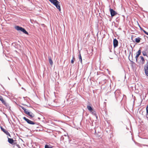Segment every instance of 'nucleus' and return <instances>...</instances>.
Wrapping results in <instances>:
<instances>
[{
    "instance_id": "1",
    "label": "nucleus",
    "mask_w": 148,
    "mask_h": 148,
    "mask_svg": "<svg viewBox=\"0 0 148 148\" xmlns=\"http://www.w3.org/2000/svg\"><path fill=\"white\" fill-rule=\"evenodd\" d=\"M112 96L115 97L117 101L122 99L123 96V95L121 93L120 91L119 90H117L114 92H112Z\"/></svg>"
},
{
    "instance_id": "2",
    "label": "nucleus",
    "mask_w": 148,
    "mask_h": 148,
    "mask_svg": "<svg viewBox=\"0 0 148 148\" xmlns=\"http://www.w3.org/2000/svg\"><path fill=\"white\" fill-rule=\"evenodd\" d=\"M54 5L59 11H61L60 2L57 0H49Z\"/></svg>"
},
{
    "instance_id": "3",
    "label": "nucleus",
    "mask_w": 148,
    "mask_h": 148,
    "mask_svg": "<svg viewBox=\"0 0 148 148\" xmlns=\"http://www.w3.org/2000/svg\"><path fill=\"white\" fill-rule=\"evenodd\" d=\"M15 28L18 31H21L24 33L28 35V32L23 28L19 26H16L15 27Z\"/></svg>"
},
{
    "instance_id": "4",
    "label": "nucleus",
    "mask_w": 148,
    "mask_h": 148,
    "mask_svg": "<svg viewBox=\"0 0 148 148\" xmlns=\"http://www.w3.org/2000/svg\"><path fill=\"white\" fill-rule=\"evenodd\" d=\"M23 119L26 121L27 123L31 125H36V122H34L31 120L29 119H28L27 118L25 117H24L23 118Z\"/></svg>"
},
{
    "instance_id": "5",
    "label": "nucleus",
    "mask_w": 148,
    "mask_h": 148,
    "mask_svg": "<svg viewBox=\"0 0 148 148\" xmlns=\"http://www.w3.org/2000/svg\"><path fill=\"white\" fill-rule=\"evenodd\" d=\"M110 11L112 17H113L117 14V13L112 9L110 8Z\"/></svg>"
},
{
    "instance_id": "6",
    "label": "nucleus",
    "mask_w": 148,
    "mask_h": 148,
    "mask_svg": "<svg viewBox=\"0 0 148 148\" xmlns=\"http://www.w3.org/2000/svg\"><path fill=\"white\" fill-rule=\"evenodd\" d=\"M25 113L28 116L30 117V119H31V118H33L35 116L34 114H33L32 112H30L28 111L27 110L26 112Z\"/></svg>"
},
{
    "instance_id": "7",
    "label": "nucleus",
    "mask_w": 148,
    "mask_h": 148,
    "mask_svg": "<svg viewBox=\"0 0 148 148\" xmlns=\"http://www.w3.org/2000/svg\"><path fill=\"white\" fill-rule=\"evenodd\" d=\"M1 130L5 134L7 135H8L10 137H11L10 135L7 131L5 130L4 129L1 127Z\"/></svg>"
},
{
    "instance_id": "8",
    "label": "nucleus",
    "mask_w": 148,
    "mask_h": 148,
    "mask_svg": "<svg viewBox=\"0 0 148 148\" xmlns=\"http://www.w3.org/2000/svg\"><path fill=\"white\" fill-rule=\"evenodd\" d=\"M118 41L116 39H115L113 40V45L114 48L118 46Z\"/></svg>"
},
{
    "instance_id": "9",
    "label": "nucleus",
    "mask_w": 148,
    "mask_h": 148,
    "mask_svg": "<svg viewBox=\"0 0 148 148\" xmlns=\"http://www.w3.org/2000/svg\"><path fill=\"white\" fill-rule=\"evenodd\" d=\"M141 50L140 49L138 50V51L136 53V55L135 56V58L136 62L137 61L138 58L141 54Z\"/></svg>"
},
{
    "instance_id": "10",
    "label": "nucleus",
    "mask_w": 148,
    "mask_h": 148,
    "mask_svg": "<svg viewBox=\"0 0 148 148\" xmlns=\"http://www.w3.org/2000/svg\"><path fill=\"white\" fill-rule=\"evenodd\" d=\"M8 141L10 144L12 145L15 144V143H14V140L12 138H10L8 137Z\"/></svg>"
},
{
    "instance_id": "11",
    "label": "nucleus",
    "mask_w": 148,
    "mask_h": 148,
    "mask_svg": "<svg viewBox=\"0 0 148 148\" xmlns=\"http://www.w3.org/2000/svg\"><path fill=\"white\" fill-rule=\"evenodd\" d=\"M145 72V75L148 77V65L145 66L144 67Z\"/></svg>"
},
{
    "instance_id": "12",
    "label": "nucleus",
    "mask_w": 148,
    "mask_h": 148,
    "mask_svg": "<svg viewBox=\"0 0 148 148\" xmlns=\"http://www.w3.org/2000/svg\"><path fill=\"white\" fill-rule=\"evenodd\" d=\"M140 57L141 58V60H140V61L142 64H144L145 63V60L143 57L142 56H140Z\"/></svg>"
},
{
    "instance_id": "13",
    "label": "nucleus",
    "mask_w": 148,
    "mask_h": 148,
    "mask_svg": "<svg viewBox=\"0 0 148 148\" xmlns=\"http://www.w3.org/2000/svg\"><path fill=\"white\" fill-rule=\"evenodd\" d=\"M140 40L141 38L138 37L135 38V40L136 42L139 43L140 41Z\"/></svg>"
},
{
    "instance_id": "14",
    "label": "nucleus",
    "mask_w": 148,
    "mask_h": 148,
    "mask_svg": "<svg viewBox=\"0 0 148 148\" xmlns=\"http://www.w3.org/2000/svg\"><path fill=\"white\" fill-rule=\"evenodd\" d=\"M87 108L88 109V110L90 111L92 110H93L92 108L90 106H87Z\"/></svg>"
},
{
    "instance_id": "15",
    "label": "nucleus",
    "mask_w": 148,
    "mask_h": 148,
    "mask_svg": "<svg viewBox=\"0 0 148 148\" xmlns=\"http://www.w3.org/2000/svg\"><path fill=\"white\" fill-rule=\"evenodd\" d=\"M79 60L80 61L81 63L82 64V57L80 54V53H79Z\"/></svg>"
},
{
    "instance_id": "16",
    "label": "nucleus",
    "mask_w": 148,
    "mask_h": 148,
    "mask_svg": "<svg viewBox=\"0 0 148 148\" xmlns=\"http://www.w3.org/2000/svg\"><path fill=\"white\" fill-rule=\"evenodd\" d=\"M52 148V146L49 145H46L45 146V148Z\"/></svg>"
},
{
    "instance_id": "17",
    "label": "nucleus",
    "mask_w": 148,
    "mask_h": 148,
    "mask_svg": "<svg viewBox=\"0 0 148 148\" xmlns=\"http://www.w3.org/2000/svg\"><path fill=\"white\" fill-rule=\"evenodd\" d=\"M90 112H92V114H93L95 116H96L97 118V116H96V113L95 112V110H93V109L91 111H90Z\"/></svg>"
},
{
    "instance_id": "18",
    "label": "nucleus",
    "mask_w": 148,
    "mask_h": 148,
    "mask_svg": "<svg viewBox=\"0 0 148 148\" xmlns=\"http://www.w3.org/2000/svg\"><path fill=\"white\" fill-rule=\"evenodd\" d=\"M142 53H143V55L144 56H147V53L145 50L143 51L142 52Z\"/></svg>"
},
{
    "instance_id": "19",
    "label": "nucleus",
    "mask_w": 148,
    "mask_h": 148,
    "mask_svg": "<svg viewBox=\"0 0 148 148\" xmlns=\"http://www.w3.org/2000/svg\"><path fill=\"white\" fill-rule=\"evenodd\" d=\"M49 63L51 64L52 65L53 64V62L52 60V59L51 58H49Z\"/></svg>"
},
{
    "instance_id": "20",
    "label": "nucleus",
    "mask_w": 148,
    "mask_h": 148,
    "mask_svg": "<svg viewBox=\"0 0 148 148\" xmlns=\"http://www.w3.org/2000/svg\"><path fill=\"white\" fill-rule=\"evenodd\" d=\"M148 54V46H146L144 50Z\"/></svg>"
},
{
    "instance_id": "21",
    "label": "nucleus",
    "mask_w": 148,
    "mask_h": 148,
    "mask_svg": "<svg viewBox=\"0 0 148 148\" xmlns=\"http://www.w3.org/2000/svg\"><path fill=\"white\" fill-rule=\"evenodd\" d=\"M75 58H74V56H73V59L71 61V63L73 64L74 62V61L75 60Z\"/></svg>"
},
{
    "instance_id": "22",
    "label": "nucleus",
    "mask_w": 148,
    "mask_h": 148,
    "mask_svg": "<svg viewBox=\"0 0 148 148\" xmlns=\"http://www.w3.org/2000/svg\"><path fill=\"white\" fill-rule=\"evenodd\" d=\"M21 107L24 110L25 113L27 111V110L24 107L21 106Z\"/></svg>"
},
{
    "instance_id": "23",
    "label": "nucleus",
    "mask_w": 148,
    "mask_h": 148,
    "mask_svg": "<svg viewBox=\"0 0 148 148\" xmlns=\"http://www.w3.org/2000/svg\"><path fill=\"white\" fill-rule=\"evenodd\" d=\"M5 106L8 108L10 109V107L9 106V104L7 103L5 105Z\"/></svg>"
},
{
    "instance_id": "24",
    "label": "nucleus",
    "mask_w": 148,
    "mask_h": 148,
    "mask_svg": "<svg viewBox=\"0 0 148 148\" xmlns=\"http://www.w3.org/2000/svg\"><path fill=\"white\" fill-rule=\"evenodd\" d=\"M14 146H16L18 148H21L20 146V145H19L16 144L15 143V144H14Z\"/></svg>"
},
{
    "instance_id": "25",
    "label": "nucleus",
    "mask_w": 148,
    "mask_h": 148,
    "mask_svg": "<svg viewBox=\"0 0 148 148\" xmlns=\"http://www.w3.org/2000/svg\"><path fill=\"white\" fill-rule=\"evenodd\" d=\"M146 115H147L148 114V106H147L146 108Z\"/></svg>"
},
{
    "instance_id": "26",
    "label": "nucleus",
    "mask_w": 148,
    "mask_h": 148,
    "mask_svg": "<svg viewBox=\"0 0 148 148\" xmlns=\"http://www.w3.org/2000/svg\"><path fill=\"white\" fill-rule=\"evenodd\" d=\"M143 32L146 34L148 35V32H147L145 30L143 31Z\"/></svg>"
},
{
    "instance_id": "27",
    "label": "nucleus",
    "mask_w": 148,
    "mask_h": 148,
    "mask_svg": "<svg viewBox=\"0 0 148 148\" xmlns=\"http://www.w3.org/2000/svg\"><path fill=\"white\" fill-rule=\"evenodd\" d=\"M0 100L1 101L2 103L4 101V100L3 99V98H1Z\"/></svg>"
},
{
    "instance_id": "28",
    "label": "nucleus",
    "mask_w": 148,
    "mask_h": 148,
    "mask_svg": "<svg viewBox=\"0 0 148 148\" xmlns=\"http://www.w3.org/2000/svg\"><path fill=\"white\" fill-rule=\"evenodd\" d=\"M139 26L140 27V28L141 30L142 31H143V32L144 30H145L142 28L141 27L140 25Z\"/></svg>"
},
{
    "instance_id": "29",
    "label": "nucleus",
    "mask_w": 148,
    "mask_h": 148,
    "mask_svg": "<svg viewBox=\"0 0 148 148\" xmlns=\"http://www.w3.org/2000/svg\"><path fill=\"white\" fill-rule=\"evenodd\" d=\"M2 103L4 105H5L7 103H6L5 101H4Z\"/></svg>"
},
{
    "instance_id": "30",
    "label": "nucleus",
    "mask_w": 148,
    "mask_h": 148,
    "mask_svg": "<svg viewBox=\"0 0 148 148\" xmlns=\"http://www.w3.org/2000/svg\"><path fill=\"white\" fill-rule=\"evenodd\" d=\"M2 103L4 105H5L7 103H6L5 101H4Z\"/></svg>"
},
{
    "instance_id": "31",
    "label": "nucleus",
    "mask_w": 148,
    "mask_h": 148,
    "mask_svg": "<svg viewBox=\"0 0 148 148\" xmlns=\"http://www.w3.org/2000/svg\"><path fill=\"white\" fill-rule=\"evenodd\" d=\"M3 97H2V96L1 95H0V100H1V99Z\"/></svg>"
},
{
    "instance_id": "32",
    "label": "nucleus",
    "mask_w": 148,
    "mask_h": 148,
    "mask_svg": "<svg viewBox=\"0 0 148 148\" xmlns=\"http://www.w3.org/2000/svg\"><path fill=\"white\" fill-rule=\"evenodd\" d=\"M38 119H40V118L38 117Z\"/></svg>"
},
{
    "instance_id": "33",
    "label": "nucleus",
    "mask_w": 148,
    "mask_h": 148,
    "mask_svg": "<svg viewBox=\"0 0 148 148\" xmlns=\"http://www.w3.org/2000/svg\"><path fill=\"white\" fill-rule=\"evenodd\" d=\"M8 79H9V80H10V79L9 78V77H8Z\"/></svg>"
},
{
    "instance_id": "34",
    "label": "nucleus",
    "mask_w": 148,
    "mask_h": 148,
    "mask_svg": "<svg viewBox=\"0 0 148 148\" xmlns=\"http://www.w3.org/2000/svg\"><path fill=\"white\" fill-rule=\"evenodd\" d=\"M61 138L63 139V138H62V137H61Z\"/></svg>"
},
{
    "instance_id": "35",
    "label": "nucleus",
    "mask_w": 148,
    "mask_h": 148,
    "mask_svg": "<svg viewBox=\"0 0 148 148\" xmlns=\"http://www.w3.org/2000/svg\"><path fill=\"white\" fill-rule=\"evenodd\" d=\"M61 138L63 139V138H62V137H61Z\"/></svg>"
}]
</instances>
